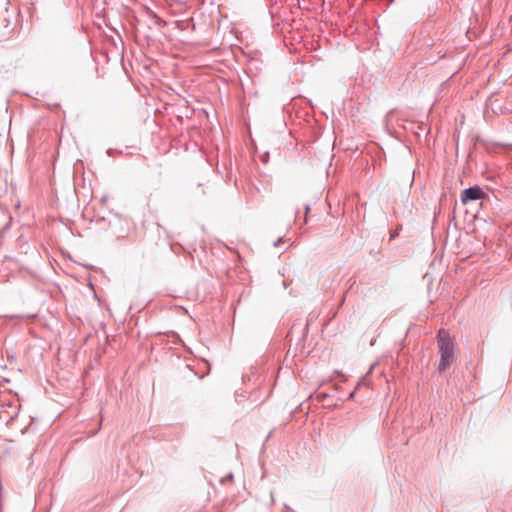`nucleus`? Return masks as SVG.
<instances>
[{"instance_id": "nucleus-1", "label": "nucleus", "mask_w": 512, "mask_h": 512, "mask_svg": "<svg viewBox=\"0 0 512 512\" xmlns=\"http://www.w3.org/2000/svg\"><path fill=\"white\" fill-rule=\"evenodd\" d=\"M438 343H439V351H440V362L438 366V370L440 372L445 371L454 360V342L450 338L448 332L444 330H440L438 333Z\"/></svg>"}, {"instance_id": "nucleus-2", "label": "nucleus", "mask_w": 512, "mask_h": 512, "mask_svg": "<svg viewBox=\"0 0 512 512\" xmlns=\"http://www.w3.org/2000/svg\"><path fill=\"white\" fill-rule=\"evenodd\" d=\"M486 195L482 189L478 186L470 187L465 189L461 194V202L467 204L470 200H479L484 198Z\"/></svg>"}]
</instances>
